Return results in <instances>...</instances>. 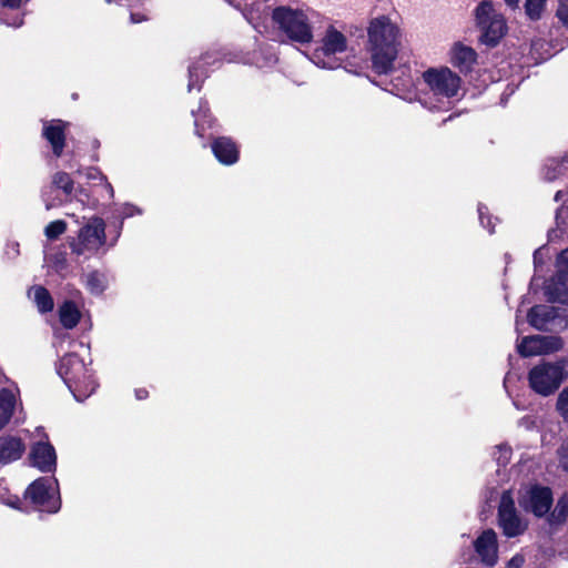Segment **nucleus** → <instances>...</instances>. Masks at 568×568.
I'll return each mask as SVG.
<instances>
[{
	"mask_svg": "<svg viewBox=\"0 0 568 568\" xmlns=\"http://www.w3.org/2000/svg\"><path fill=\"white\" fill-rule=\"evenodd\" d=\"M366 31L373 69L379 74L390 72L402 49L400 27L388 16L381 14L369 20Z\"/></svg>",
	"mask_w": 568,
	"mask_h": 568,
	"instance_id": "obj_1",
	"label": "nucleus"
},
{
	"mask_svg": "<svg viewBox=\"0 0 568 568\" xmlns=\"http://www.w3.org/2000/svg\"><path fill=\"white\" fill-rule=\"evenodd\" d=\"M422 78L429 90L419 98L422 105L430 111H448L458 98L460 78L447 67L429 68Z\"/></svg>",
	"mask_w": 568,
	"mask_h": 568,
	"instance_id": "obj_2",
	"label": "nucleus"
},
{
	"mask_svg": "<svg viewBox=\"0 0 568 568\" xmlns=\"http://www.w3.org/2000/svg\"><path fill=\"white\" fill-rule=\"evenodd\" d=\"M314 12L300 6H278L272 10L273 28L288 41L306 44L313 41Z\"/></svg>",
	"mask_w": 568,
	"mask_h": 568,
	"instance_id": "obj_3",
	"label": "nucleus"
},
{
	"mask_svg": "<svg viewBox=\"0 0 568 568\" xmlns=\"http://www.w3.org/2000/svg\"><path fill=\"white\" fill-rule=\"evenodd\" d=\"M57 372L78 402L88 398L97 388V382L84 359L74 353L63 356Z\"/></svg>",
	"mask_w": 568,
	"mask_h": 568,
	"instance_id": "obj_4",
	"label": "nucleus"
},
{
	"mask_svg": "<svg viewBox=\"0 0 568 568\" xmlns=\"http://www.w3.org/2000/svg\"><path fill=\"white\" fill-rule=\"evenodd\" d=\"M474 14L476 27L480 32V41L486 45H496L507 32L503 13L494 2L483 0L475 8Z\"/></svg>",
	"mask_w": 568,
	"mask_h": 568,
	"instance_id": "obj_5",
	"label": "nucleus"
},
{
	"mask_svg": "<svg viewBox=\"0 0 568 568\" xmlns=\"http://www.w3.org/2000/svg\"><path fill=\"white\" fill-rule=\"evenodd\" d=\"M105 244V223L98 216L90 217L79 230L77 237L69 242L71 252L84 258L99 254Z\"/></svg>",
	"mask_w": 568,
	"mask_h": 568,
	"instance_id": "obj_6",
	"label": "nucleus"
},
{
	"mask_svg": "<svg viewBox=\"0 0 568 568\" xmlns=\"http://www.w3.org/2000/svg\"><path fill=\"white\" fill-rule=\"evenodd\" d=\"M566 377L562 362L542 361L529 371L528 383L536 394L547 397L560 387Z\"/></svg>",
	"mask_w": 568,
	"mask_h": 568,
	"instance_id": "obj_7",
	"label": "nucleus"
},
{
	"mask_svg": "<svg viewBox=\"0 0 568 568\" xmlns=\"http://www.w3.org/2000/svg\"><path fill=\"white\" fill-rule=\"evenodd\" d=\"M322 45L317 48L311 57L312 62L322 69H335L339 64L335 54L347 50V39L343 32L335 27L329 26L321 41Z\"/></svg>",
	"mask_w": 568,
	"mask_h": 568,
	"instance_id": "obj_8",
	"label": "nucleus"
},
{
	"mask_svg": "<svg viewBox=\"0 0 568 568\" xmlns=\"http://www.w3.org/2000/svg\"><path fill=\"white\" fill-rule=\"evenodd\" d=\"M26 497L41 511L53 514L61 506L58 480L53 477H41L34 480L28 487Z\"/></svg>",
	"mask_w": 568,
	"mask_h": 568,
	"instance_id": "obj_9",
	"label": "nucleus"
},
{
	"mask_svg": "<svg viewBox=\"0 0 568 568\" xmlns=\"http://www.w3.org/2000/svg\"><path fill=\"white\" fill-rule=\"evenodd\" d=\"M520 507L536 517H544L551 508L554 498L549 487L531 485L526 487L519 496Z\"/></svg>",
	"mask_w": 568,
	"mask_h": 568,
	"instance_id": "obj_10",
	"label": "nucleus"
},
{
	"mask_svg": "<svg viewBox=\"0 0 568 568\" xmlns=\"http://www.w3.org/2000/svg\"><path fill=\"white\" fill-rule=\"evenodd\" d=\"M50 190L51 192L61 191L63 196L57 195L55 197L50 199L48 194L44 193L43 197L47 210L61 205L64 202L72 201L73 199L84 203L83 197H88V194L83 189H75L73 180L65 172H58L54 174Z\"/></svg>",
	"mask_w": 568,
	"mask_h": 568,
	"instance_id": "obj_11",
	"label": "nucleus"
},
{
	"mask_svg": "<svg viewBox=\"0 0 568 568\" xmlns=\"http://www.w3.org/2000/svg\"><path fill=\"white\" fill-rule=\"evenodd\" d=\"M499 526L505 536L511 538L526 530V524L519 518L510 491L503 493L498 508Z\"/></svg>",
	"mask_w": 568,
	"mask_h": 568,
	"instance_id": "obj_12",
	"label": "nucleus"
},
{
	"mask_svg": "<svg viewBox=\"0 0 568 568\" xmlns=\"http://www.w3.org/2000/svg\"><path fill=\"white\" fill-rule=\"evenodd\" d=\"M564 342L558 336L534 335L526 336L517 344V351L523 357L546 355L561 349Z\"/></svg>",
	"mask_w": 568,
	"mask_h": 568,
	"instance_id": "obj_13",
	"label": "nucleus"
},
{
	"mask_svg": "<svg viewBox=\"0 0 568 568\" xmlns=\"http://www.w3.org/2000/svg\"><path fill=\"white\" fill-rule=\"evenodd\" d=\"M479 562L494 567L498 562L497 534L493 529L483 530L473 542Z\"/></svg>",
	"mask_w": 568,
	"mask_h": 568,
	"instance_id": "obj_14",
	"label": "nucleus"
},
{
	"mask_svg": "<svg viewBox=\"0 0 568 568\" xmlns=\"http://www.w3.org/2000/svg\"><path fill=\"white\" fill-rule=\"evenodd\" d=\"M221 54L217 51L205 52L199 61L189 67L187 90L200 89L201 83L207 77L206 67L219 68L221 64Z\"/></svg>",
	"mask_w": 568,
	"mask_h": 568,
	"instance_id": "obj_15",
	"label": "nucleus"
},
{
	"mask_svg": "<svg viewBox=\"0 0 568 568\" xmlns=\"http://www.w3.org/2000/svg\"><path fill=\"white\" fill-rule=\"evenodd\" d=\"M568 287V247L564 250L557 257V273L554 277L545 283V296L555 302L556 295Z\"/></svg>",
	"mask_w": 568,
	"mask_h": 568,
	"instance_id": "obj_16",
	"label": "nucleus"
},
{
	"mask_svg": "<svg viewBox=\"0 0 568 568\" xmlns=\"http://www.w3.org/2000/svg\"><path fill=\"white\" fill-rule=\"evenodd\" d=\"M30 460L41 471L50 473L57 466L55 449L48 440H40L32 446Z\"/></svg>",
	"mask_w": 568,
	"mask_h": 568,
	"instance_id": "obj_17",
	"label": "nucleus"
},
{
	"mask_svg": "<svg viewBox=\"0 0 568 568\" xmlns=\"http://www.w3.org/2000/svg\"><path fill=\"white\" fill-rule=\"evenodd\" d=\"M477 61V53L471 48L462 42L453 44L449 51V62L462 73H468L473 70Z\"/></svg>",
	"mask_w": 568,
	"mask_h": 568,
	"instance_id": "obj_18",
	"label": "nucleus"
},
{
	"mask_svg": "<svg viewBox=\"0 0 568 568\" xmlns=\"http://www.w3.org/2000/svg\"><path fill=\"white\" fill-rule=\"evenodd\" d=\"M67 123L61 120L44 122L43 136L51 144L54 155L60 156L64 148Z\"/></svg>",
	"mask_w": 568,
	"mask_h": 568,
	"instance_id": "obj_19",
	"label": "nucleus"
},
{
	"mask_svg": "<svg viewBox=\"0 0 568 568\" xmlns=\"http://www.w3.org/2000/svg\"><path fill=\"white\" fill-rule=\"evenodd\" d=\"M26 446L21 438L16 436H1L0 437V466L20 459Z\"/></svg>",
	"mask_w": 568,
	"mask_h": 568,
	"instance_id": "obj_20",
	"label": "nucleus"
},
{
	"mask_svg": "<svg viewBox=\"0 0 568 568\" xmlns=\"http://www.w3.org/2000/svg\"><path fill=\"white\" fill-rule=\"evenodd\" d=\"M529 324L539 331H548L558 316L557 308L549 305H536L528 313Z\"/></svg>",
	"mask_w": 568,
	"mask_h": 568,
	"instance_id": "obj_21",
	"label": "nucleus"
},
{
	"mask_svg": "<svg viewBox=\"0 0 568 568\" xmlns=\"http://www.w3.org/2000/svg\"><path fill=\"white\" fill-rule=\"evenodd\" d=\"M215 158L225 165H231L239 160V149L230 138H217L212 143Z\"/></svg>",
	"mask_w": 568,
	"mask_h": 568,
	"instance_id": "obj_22",
	"label": "nucleus"
},
{
	"mask_svg": "<svg viewBox=\"0 0 568 568\" xmlns=\"http://www.w3.org/2000/svg\"><path fill=\"white\" fill-rule=\"evenodd\" d=\"M81 318V312L72 301L63 302L59 307V320L67 329L74 328Z\"/></svg>",
	"mask_w": 568,
	"mask_h": 568,
	"instance_id": "obj_23",
	"label": "nucleus"
},
{
	"mask_svg": "<svg viewBox=\"0 0 568 568\" xmlns=\"http://www.w3.org/2000/svg\"><path fill=\"white\" fill-rule=\"evenodd\" d=\"M16 406V392L3 388L0 390V429L10 420Z\"/></svg>",
	"mask_w": 568,
	"mask_h": 568,
	"instance_id": "obj_24",
	"label": "nucleus"
},
{
	"mask_svg": "<svg viewBox=\"0 0 568 568\" xmlns=\"http://www.w3.org/2000/svg\"><path fill=\"white\" fill-rule=\"evenodd\" d=\"M568 172V153L561 159H549L542 169V176L546 181H554Z\"/></svg>",
	"mask_w": 568,
	"mask_h": 568,
	"instance_id": "obj_25",
	"label": "nucleus"
},
{
	"mask_svg": "<svg viewBox=\"0 0 568 568\" xmlns=\"http://www.w3.org/2000/svg\"><path fill=\"white\" fill-rule=\"evenodd\" d=\"M277 62V57L272 47H260L253 53L252 63H254L257 68H271Z\"/></svg>",
	"mask_w": 568,
	"mask_h": 568,
	"instance_id": "obj_26",
	"label": "nucleus"
},
{
	"mask_svg": "<svg viewBox=\"0 0 568 568\" xmlns=\"http://www.w3.org/2000/svg\"><path fill=\"white\" fill-rule=\"evenodd\" d=\"M192 114L194 116L195 132L199 136H203L205 128L212 125V119L206 103L201 101L199 109L192 111Z\"/></svg>",
	"mask_w": 568,
	"mask_h": 568,
	"instance_id": "obj_27",
	"label": "nucleus"
},
{
	"mask_svg": "<svg viewBox=\"0 0 568 568\" xmlns=\"http://www.w3.org/2000/svg\"><path fill=\"white\" fill-rule=\"evenodd\" d=\"M106 284L105 275L100 272H91L85 276V287L94 295L103 293Z\"/></svg>",
	"mask_w": 568,
	"mask_h": 568,
	"instance_id": "obj_28",
	"label": "nucleus"
},
{
	"mask_svg": "<svg viewBox=\"0 0 568 568\" xmlns=\"http://www.w3.org/2000/svg\"><path fill=\"white\" fill-rule=\"evenodd\" d=\"M33 294L38 310L41 313H47L53 310V300L47 288L38 286L34 288Z\"/></svg>",
	"mask_w": 568,
	"mask_h": 568,
	"instance_id": "obj_29",
	"label": "nucleus"
},
{
	"mask_svg": "<svg viewBox=\"0 0 568 568\" xmlns=\"http://www.w3.org/2000/svg\"><path fill=\"white\" fill-rule=\"evenodd\" d=\"M568 519V497H561L549 516L550 525H559Z\"/></svg>",
	"mask_w": 568,
	"mask_h": 568,
	"instance_id": "obj_30",
	"label": "nucleus"
},
{
	"mask_svg": "<svg viewBox=\"0 0 568 568\" xmlns=\"http://www.w3.org/2000/svg\"><path fill=\"white\" fill-rule=\"evenodd\" d=\"M266 9L261 2L255 1L243 9V16L252 26H256L266 13Z\"/></svg>",
	"mask_w": 568,
	"mask_h": 568,
	"instance_id": "obj_31",
	"label": "nucleus"
},
{
	"mask_svg": "<svg viewBox=\"0 0 568 568\" xmlns=\"http://www.w3.org/2000/svg\"><path fill=\"white\" fill-rule=\"evenodd\" d=\"M29 0H1V13L2 17L12 18L14 14L20 13L22 17L24 16L21 11L23 4H26Z\"/></svg>",
	"mask_w": 568,
	"mask_h": 568,
	"instance_id": "obj_32",
	"label": "nucleus"
},
{
	"mask_svg": "<svg viewBox=\"0 0 568 568\" xmlns=\"http://www.w3.org/2000/svg\"><path fill=\"white\" fill-rule=\"evenodd\" d=\"M546 2H547V0H525L526 14L531 20L540 19V17L545 10Z\"/></svg>",
	"mask_w": 568,
	"mask_h": 568,
	"instance_id": "obj_33",
	"label": "nucleus"
},
{
	"mask_svg": "<svg viewBox=\"0 0 568 568\" xmlns=\"http://www.w3.org/2000/svg\"><path fill=\"white\" fill-rule=\"evenodd\" d=\"M79 174H84V176L88 180H101L104 182V187L109 194L110 197L114 196V190L112 185L108 182L106 178L101 173V171L97 168H88L82 172L81 170L78 171Z\"/></svg>",
	"mask_w": 568,
	"mask_h": 568,
	"instance_id": "obj_34",
	"label": "nucleus"
},
{
	"mask_svg": "<svg viewBox=\"0 0 568 568\" xmlns=\"http://www.w3.org/2000/svg\"><path fill=\"white\" fill-rule=\"evenodd\" d=\"M67 231V223L63 220H55L50 222L45 229L44 234L48 240H55Z\"/></svg>",
	"mask_w": 568,
	"mask_h": 568,
	"instance_id": "obj_35",
	"label": "nucleus"
},
{
	"mask_svg": "<svg viewBox=\"0 0 568 568\" xmlns=\"http://www.w3.org/2000/svg\"><path fill=\"white\" fill-rule=\"evenodd\" d=\"M494 459L499 466L505 467L511 457V448L506 444L496 446V450L493 454Z\"/></svg>",
	"mask_w": 568,
	"mask_h": 568,
	"instance_id": "obj_36",
	"label": "nucleus"
},
{
	"mask_svg": "<svg viewBox=\"0 0 568 568\" xmlns=\"http://www.w3.org/2000/svg\"><path fill=\"white\" fill-rule=\"evenodd\" d=\"M556 407L564 420L568 422V385L559 393Z\"/></svg>",
	"mask_w": 568,
	"mask_h": 568,
	"instance_id": "obj_37",
	"label": "nucleus"
},
{
	"mask_svg": "<svg viewBox=\"0 0 568 568\" xmlns=\"http://www.w3.org/2000/svg\"><path fill=\"white\" fill-rule=\"evenodd\" d=\"M140 214H142V210L131 203H124L119 209V215L122 219H128Z\"/></svg>",
	"mask_w": 568,
	"mask_h": 568,
	"instance_id": "obj_38",
	"label": "nucleus"
},
{
	"mask_svg": "<svg viewBox=\"0 0 568 568\" xmlns=\"http://www.w3.org/2000/svg\"><path fill=\"white\" fill-rule=\"evenodd\" d=\"M478 214H479V221H480V224L486 227L490 233L494 232V225L491 223V217L490 216H486V214H488V209L483 205V204H479L478 205Z\"/></svg>",
	"mask_w": 568,
	"mask_h": 568,
	"instance_id": "obj_39",
	"label": "nucleus"
},
{
	"mask_svg": "<svg viewBox=\"0 0 568 568\" xmlns=\"http://www.w3.org/2000/svg\"><path fill=\"white\" fill-rule=\"evenodd\" d=\"M559 21L568 27V0H559L556 11Z\"/></svg>",
	"mask_w": 568,
	"mask_h": 568,
	"instance_id": "obj_40",
	"label": "nucleus"
},
{
	"mask_svg": "<svg viewBox=\"0 0 568 568\" xmlns=\"http://www.w3.org/2000/svg\"><path fill=\"white\" fill-rule=\"evenodd\" d=\"M559 459L561 466L568 471V439L562 444L559 449Z\"/></svg>",
	"mask_w": 568,
	"mask_h": 568,
	"instance_id": "obj_41",
	"label": "nucleus"
},
{
	"mask_svg": "<svg viewBox=\"0 0 568 568\" xmlns=\"http://www.w3.org/2000/svg\"><path fill=\"white\" fill-rule=\"evenodd\" d=\"M525 562L524 556L517 554L508 560L506 568H521Z\"/></svg>",
	"mask_w": 568,
	"mask_h": 568,
	"instance_id": "obj_42",
	"label": "nucleus"
},
{
	"mask_svg": "<svg viewBox=\"0 0 568 568\" xmlns=\"http://www.w3.org/2000/svg\"><path fill=\"white\" fill-rule=\"evenodd\" d=\"M556 298L555 302L568 304V287H564L562 291L556 295Z\"/></svg>",
	"mask_w": 568,
	"mask_h": 568,
	"instance_id": "obj_43",
	"label": "nucleus"
},
{
	"mask_svg": "<svg viewBox=\"0 0 568 568\" xmlns=\"http://www.w3.org/2000/svg\"><path fill=\"white\" fill-rule=\"evenodd\" d=\"M130 17H131L132 23H139V22L146 20V17L144 14H140V13H131Z\"/></svg>",
	"mask_w": 568,
	"mask_h": 568,
	"instance_id": "obj_44",
	"label": "nucleus"
},
{
	"mask_svg": "<svg viewBox=\"0 0 568 568\" xmlns=\"http://www.w3.org/2000/svg\"><path fill=\"white\" fill-rule=\"evenodd\" d=\"M135 397L141 400L148 397V390L144 388H140L135 390Z\"/></svg>",
	"mask_w": 568,
	"mask_h": 568,
	"instance_id": "obj_45",
	"label": "nucleus"
},
{
	"mask_svg": "<svg viewBox=\"0 0 568 568\" xmlns=\"http://www.w3.org/2000/svg\"><path fill=\"white\" fill-rule=\"evenodd\" d=\"M541 257H542V248L536 250L534 253V262L536 265L541 263Z\"/></svg>",
	"mask_w": 568,
	"mask_h": 568,
	"instance_id": "obj_46",
	"label": "nucleus"
},
{
	"mask_svg": "<svg viewBox=\"0 0 568 568\" xmlns=\"http://www.w3.org/2000/svg\"><path fill=\"white\" fill-rule=\"evenodd\" d=\"M506 4L513 9L518 7L519 0H504Z\"/></svg>",
	"mask_w": 568,
	"mask_h": 568,
	"instance_id": "obj_47",
	"label": "nucleus"
},
{
	"mask_svg": "<svg viewBox=\"0 0 568 568\" xmlns=\"http://www.w3.org/2000/svg\"><path fill=\"white\" fill-rule=\"evenodd\" d=\"M412 83H413V82H412L410 77H409V75H405L403 85H404L405 88H408V87H410V85H412Z\"/></svg>",
	"mask_w": 568,
	"mask_h": 568,
	"instance_id": "obj_48",
	"label": "nucleus"
},
{
	"mask_svg": "<svg viewBox=\"0 0 568 568\" xmlns=\"http://www.w3.org/2000/svg\"><path fill=\"white\" fill-rule=\"evenodd\" d=\"M561 196H562V192H561V191H558V192L556 193V195H555V201H557V202H558V201L561 199Z\"/></svg>",
	"mask_w": 568,
	"mask_h": 568,
	"instance_id": "obj_49",
	"label": "nucleus"
},
{
	"mask_svg": "<svg viewBox=\"0 0 568 568\" xmlns=\"http://www.w3.org/2000/svg\"><path fill=\"white\" fill-rule=\"evenodd\" d=\"M7 504H8L9 506H11V507H17L16 503H14V501H12V500H9Z\"/></svg>",
	"mask_w": 568,
	"mask_h": 568,
	"instance_id": "obj_50",
	"label": "nucleus"
},
{
	"mask_svg": "<svg viewBox=\"0 0 568 568\" xmlns=\"http://www.w3.org/2000/svg\"><path fill=\"white\" fill-rule=\"evenodd\" d=\"M78 345L83 349L87 348V346L83 343H78Z\"/></svg>",
	"mask_w": 568,
	"mask_h": 568,
	"instance_id": "obj_51",
	"label": "nucleus"
},
{
	"mask_svg": "<svg viewBox=\"0 0 568 568\" xmlns=\"http://www.w3.org/2000/svg\"><path fill=\"white\" fill-rule=\"evenodd\" d=\"M13 247H14V250L18 252L19 244H18V243H14V244H13Z\"/></svg>",
	"mask_w": 568,
	"mask_h": 568,
	"instance_id": "obj_52",
	"label": "nucleus"
},
{
	"mask_svg": "<svg viewBox=\"0 0 568 568\" xmlns=\"http://www.w3.org/2000/svg\"><path fill=\"white\" fill-rule=\"evenodd\" d=\"M514 404L517 407V409H520V407L518 406V403L514 402Z\"/></svg>",
	"mask_w": 568,
	"mask_h": 568,
	"instance_id": "obj_53",
	"label": "nucleus"
}]
</instances>
